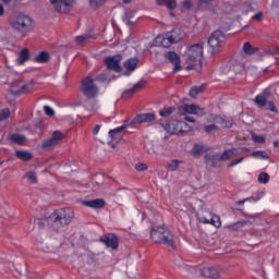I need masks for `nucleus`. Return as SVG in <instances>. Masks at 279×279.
I'll return each instance as SVG.
<instances>
[{
  "label": "nucleus",
  "mask_w": 279,
  "mask_h": 279,
  "mask_svg": "<svg viewBox=\"0 0 279 279\" xmlns=\"http://www.w3.org/2000/svg\"><path fill=\"white\" fill-rule=\"evenodd\" d=\"M75 214L71 207L57 209L48 217V226L52 230H60L62 226H69L73 221Z\"/></svg>",
  "instance_id": "obj_1"
},
{
  "label": "nucleus",
  "mask_w": 279,
  "mask_h": 279,
  "mask_svg": "<svg viewBox=\"0 0 279 279\" xmlns=\"http://www.w3.org/2000/svg\"><path fill=\"white\" fill-rule=\"evenodd\" d=\"M150 239L154 243H162L163 245H168V247H175L173 234L166 226L153 228L150 231Z\"/></svg>",
  "instance_id": "obj_2"
},
{
  "label": "nucleus",
  "mask_w": 279,
  "mask_h": 279,
  "mask_svg": "<svg viewBox=\"0 0 279 279\" xmlns=\"http://www.w3.org/2000/svg\"><path fill=\"white\" fill-rule=\"evenodd\" d=\"M182 40V31L175 28L165 35H158L155 38V46L156 47H171V45L175 43H180Z\"/></svg>",
  "instance_id": "obj_3"
},
{
  "label": "nucleus",
  "mask_w": 279,
  "mask_h": 279,
  "mask_svg": "<svg viewBox=\"0 0 279 279\" xmlns=\"http://www.w3.org/2000/svg\"><path fill=\"white\" fill-rule=\"evenodd\" d=\"M202 56H204V46L201 44H196L190 48L186 59L187 71L202 66Z\"/></svg>",
  "instance_id": "obj_4"
},
{
  "label": "nucleus",
  "mask_w": 279,
  "mask_h": 279,
  "mask_svg": "<svg viewBox=\"0 0 279 279\" xmlns=\"http://www.w3.org/2000/svg\"><path fill=\"white\" fill-rule=\"evenodd\" d=\"M34 21L28 15L20 13L11 22L12 27L17 29V32H27L33 25Z\"/></svg>",
  "instance_id": "obj_5"
},
{
  "label": "nucleus",
  "mask_w": 279,
  "mask_h": 279,
  "mask_svg": "<svg viewBox=\"0 0 279 279\" xmlns=\"http://www.w3.org/2000/svg\"><path fill=\"white\" fill-rule=\"evenodd\" d=\"M165 129L169 134H182V132H191V126L186 122L178 120L168 122Z\"/></svg>",
  "instance_id": "obj_6"
},
{
  "label": "nucleus",
  "mask_w": 279,
  "mask_h": 279,
  "mask_svg": "<svg viewBox=\"0 0 279 279\" xmlns=\"http://www.w3.org/2000/svg\"><path fill=\"white\" fill-rule=\"evenodd\" d=\"M178 114H180L181 117H186V114L204 117V114H206V111L195 104H184L178 108Z\"/></svg>",
  "instance_id": "obj_7"
},
{
  "label": "nucleus",
  "mask_w": 279,
  "mask_h": 279,
  "mask_svg": "<svg viewBox=\"0 0 279 279\" xmlns=\"http://www.w3.org/2000/svg\"><path fill=\"white\" fill-rule=\"evenodd\" d=\"M226 40V35L221 31H216L211 34L208 39V45L213 53H217L221 47H223V41Z\"/></svg>",
  "instance_id": "obj_8"
},
{
  "label": "nucleus",
  "mask_w": 279,
  "mask_h": 279,
  "mask_svg": "<svg viewBox=\"0 0 279 279\" xmlns=\"http://www.w3.org/2000/svg\"><path fill=\"white\" fill-rule=\"evenodd\" d=\"M82 93L83 95H85V97H88L89 99H92V97L97 96V93H99V88L97 87V85H95V82L93 81V78L86 77L83 81Z\"/></svg>",
  "instance_id": "obj_9"
},
{
  "label": "nucleus",
  "mask_w": 279,
  "mask_h": 279,
  "mask_svg": "<svg viewBox=\"0 0 279 279\" xmlns=\"http://www.w3.org/2000/svg\"><path fill=\"white\" fill-rule=\"evenodd\" d=\"M121 60H123V57H121V54L107 57L105 59V64L110 71H116V73H121V71H123V68H121Z\"/></svg>",
  "instance_id": "obj_10"
},
{
  "label": "nucleus",
  "mask_w": 279,
  "mask_h": 279,
  "mask_svg": "<svg viewBox=\"0 0 279 279\" xmlns=\"http://www.w3.org/2000/svg\"><path fill=\"white\" fill-rule=\"evenodd\" d=\"M201 223H210L215 228H221V218L213 213L205 211L198 216Z\"/></svg>",
  "instance_id": "obj_11"
},
{
  "label": "nucleus",
  "mask_w": 279,
  "mask_h": 279,
  "mask_svg": "<svg viewBox=\"0 0 279 279\" xmlns=\"http://www.w3.org/2000/svg\"><path fill=\"white\" fill-rule=\"evenodd\" d=\"M50 3L56 12L63 14L71 12V8H73V0H50Z\"/></svg>",
  "instance_id": "obj_12"
},
{
  "label": "nucleus",
  "mask_w": 279,
  "mask_h": 279,
  "mask_svg": "<svg viewBox=\"0 0 279 279\" xmlns=\"http://www.w3.org/2000/svg\"><path fill=\"white\" fill-rule=\"evenodd\" d=\"M232 156H239V151H236L235 148L227 149L221 155L214 154L211 157H209V160L218 161V162H226L232 158Z\"/></svg>",
  "instance_id": "obj_13"
},
{
  "label": "nucleus",
  "mask_w": 279,
  "mask_h": 279,
  "mask_svg": "<svg viewBox=\"0 0 279 279\" xmlns=\"http://www.w3.org/2000/svg\"><path fill=\"white\" fill-rule=\"evenodd\" d=\"M270 97H271V92H269V89H265L262 94H259L255 97L254 104L258 108H265V106H267V102L269 101Z\"/></svg>",
  "instance_id": "obj_14"
},
{
  "label": "nucleus",
  "mask_w": 279,
  "mask_h": 279,
  "mask_svg": "<svg viewBox=\"0 0 279 279\" xmlns=\"http://www.w3.org/2000/svg\"><path fill=\"white\" fill-rule=\"evenodd\" d=\"M29 90V86L21 81L12 83L11 93L12 95H25Z\"/></svg>",
  "instance_id": "obj_15"
},
{
  "label": "nucleus",
  "mask_w": 279,
  "mask_h": 279,
  "mask_svg": "<svg viewBox=\"0 0 279 279\" xmlns=\"http://www.w3.org/2000/svg\"><path fill=\"white\" fill-rule=\"evenodd\" d=\"M165 58H167V60H169L172 64H174V68H173L174 73L182 71V65H180V57L178 56V53L173 51H169L165 53Z\"/></svg>",
  "instance_id": "obj_16"
},
{
  "label": "nucleus",
  "mask_w": 279,
  "mask_h": 279,
  "mask_svg": "<svg viewBox=\"0 0 279 279\" xmlns=\"http://www.w3.org/2000/svg\"><path fill=\"white\" fill-rule=\"evenodd\" d=\"M122 21L123 23H125V25H129V26L136 25V23H138L136 11H132L130 9L125 10Z\"/></svg>",
  "instance_id": "obj_17"
},
{
  "label": "nucleus",
  "mask_w": 279,
  "mask_h": 279,
  "mask_svg": "<svg viewBox=\"0 0 279 279\" xmlns=\"http://www.w3.org/2000/svg\"><path fill=\"white\" fill-rule=\"evenodd\" d=\"M243 66L241 64H233V65H226L222 68V73L225 75H229V77L232 80L234 75H238L242 71Z\"/></svg>",
  "instance_id": "obj_18"
},
{
  "label": "nucleus",
  "mask_w": 279,
  "mask_h": 279,
  "mask_svg": "<svg viewBox=\"0 0 279 279\" xmlns=\"http://www.w3.org/2000/svg\"><path fill=\"white\" fill-rule=\"evenodd\" d=\"M151 121H156V114L140 113L132 120V123H151Z\"/></svg>",
  "instance_id": "obj_19"
},
{
  "label": "nucleus",
  "mask_w": 279,
  "mask_h": 279,
  "mask_svg": "<svg viewBox=\"0 0 279 279\" xmlns=\"http://www.w3.org/2000/svg\"><path fill=\"white\" fill-rule=\"evenodd\" d=\"M144 87H145V81H140L131 89L124 90L122 94V98L130 99L132 95L138 93V90H141V88H144Z\"/></svg>",
  "instance_id": "obj_20"
},
{
  "label": "nucleus",
  "mask_w": 279,
  "mask_h": 279,
  "mask_svg": "<svg viewBox=\"0 0 279 279\" xmlns=\"http://www.w3.org/2000/svg\"><path fill=\"white\" fill-rule=\"evenodd\" d=\"M100 241H102L107 247H111V250H117V247H119V239H117L114 234H108L105 238H101Z\"/></svg>",
  "instance_id": "obj_21"
},
{
  "label": "nucleus",
  "mask_w": 279,
  "mask_h": 279,
  "mask_svg": "<svg viewBox=\"0 0 279 279\" xmlns=\"http://www.w3.org/2000/svg\"><path fill=\"white\" fill-rule=\"evenodd\" d=\"M82 204L87 208H104V206H106V201H104V198H96L92 201H82Z\"/></svg>",
  "instance_id": "obj_22"
},
{
  "label": "nucleus",
  "mask_w": 279,
  "mask_h": 279,
  "mask_svg": "<svg viewBox=\"0 0 279 279\" xmlns=\"http://www.w3.org/2000/svg\"><path fill=\"white\" fill-rule=\"evenodd\" d=\"M209 119H210V121L216 123V125H221V128H231L233 124L232 120H226L218 116H210Z\"/></svg>",
  "instance_id": "obj_23"
},
{
  "label": "nucleus",
  "mask_w": 279,
  "mask_h": 279,
  "mask_svg": "<svg viewBox=\"0 0 279 279\" xmlns=\"http://www.w3.org/2000/svg\"><path fill=\"white\" fill-rule=\"evenodd\" d=\"M202 276L208 279H217L219 278V271L215 268H204L202 270Z\"/></svg>",
  "instance_id": "obj_24"
},
{
  "label": "nucleus",
  "mask_w": 279,
  "mask_h": 279,
  "mask_svg": "<svg viewBox=\"0 0 279 279\" xmlns=\"http://www.w3.org/2000/svg\"><path fill=\"white\" fill-rule=\"evenodd\" d=\"M158 5H166L168 10H175L178 2L175 0H157Z\"/></svg>",
  "instance_id": "obj_25"
},
{
  "label": "nucleus",
  "mask_w": 279,
  "mask_h": 279,
  "mask_svg": "<svg viewBox=\"0 0 279 279\" xmlns=\"http://www.w3.org/2000/svg\"><path fill=\"white\" fill-rule=\"evenodd\" d=\"M15 156L20 160H24V161L32 160V158H33L32 153H29L27 150H16Z\"/></svg>",
  "instance_id": "obj_26"
},
{
  "label": "nucleus",
  "mask_w": 279,
  "mask_h": 279,
  "mask_svg": "<svg viewBox=\"0 0 279 279\" xmlns=\"http://www.w3.org/2000/svg\"><path fill=\"white\" fill-rule=\"evenodd\" d=\"M174 265H177L179 267V269H181V271H193V268L189 265H186L184 263V259H182L181 257H178L174 260Z\"/></svg>",
  "instance_id": "obj_27"
},
{
  "label": "nucleus",
  "mask_w": 279,
  "mask_h": 279,
  "mask_svg": "<svg viewBox=\"0 0 279 279\" xmlns=\"http://www.w3.org/2000/svg\"><path fill=\"white\" fill-rule=\"evenodd\" d=\"M29 60V50L24 48L21 50L19 58H17V63L19 64H24V62H27Z\"/></svg>",
  "instance_id": "obj_28"
},
{
  "label": "nucleus",
  "mask_w": 279,
  "mask_h": 279,
  "mask_svg": "<svg viewBox=\"0 0 279 279\" xmlns=\"http://www.w3.org/2000/svg\"><path fill=\"white\" fill-rule=\"evenodd\" d=\"M49 58V52L41 51L34 58V61L39 62V64H45V62H47Z\"/></svg>",
  "instance_id": "obj_29"
},
{
  "label": "nucleus",
  "mask_w": 279,
  "mask_h": 279,
  "mask_svg": "<svg viewBox=\"0 0 279 279\" xmlns=\"http://www.w3.org/2000/svg\"><path fill=\"white\" fill-rule=\"evenodd\" d=\"M251 156L257 160H269V155L265 150H255Z\"/></svg>",
  "instance_id": "obj_30"
},
{
  "label": "nucleus",
  "mask_w": 279,
  "mask_h": 279,
  "mask_svg": "<svg viewBox=\"0 0 279 279\" xmlns=\"http://www.w3.org/2000/svg\"><path fill=\"white\" fill-rule=\"evenodd\" d=\"M138 65V59L131 58L124 62V66L128 71H134Z\"/></svg>",
  "instance_id": "obj_31"
},
{
  "label": "nucleus",
  "mask_w": 279,
  "mask_h": 279,
  "mask_svg": "<svg viewBox=\"0 0 279 279\" xmlns=\"http://www.w3.org/2000/svg\"><path fill=\"white\" fill-rule=\"evenodd\" d=\"M243 53H246V56H254L256 51H258V48L252 47V44L245 43L242 48Z\"/></svg>",
  "instance_id": "obj_32"
},
{
  "label": "nucleus",
  "mask_w": 279,
  "mask_h": 279,
  "mask_svg": "<svg viewBox=\"0 0 279 279\" xmlns=\"http://www.w3.org/2000/svg\"><path fill=\"white\" fill-rule=\"evenodd\" d=\"M243 226H245V222L238 221V222L227 226L226 228H227V230H229V232H234L236 230H241V228H243Z\"/></svg>",
  "instance_id": "obj_33"
},
{
  "label": "nucleus",
  "mask_w": 279,
  "mask_h": 279,
  "mask_svg": "<svg viewBox=\"0 0 279 279\" xmlns=\"http://www.w3.org/2000/svg\"><path fill=\"white\" fill-rule=\"evenodd\" d=\"M11 141L13 143H16L17 145H23V143H25V141H27V138H25V135L13 134V135H11Z\"/></svg>",
  "instance_id": "obj_34"
},
{
  "label": "nucleus",
  "mask_w": 279,
  "mask_h": 279,
  "mask_svg": "<svg viewBox=\"0 0 279 279\" xmlns=\"http://www.w3.org/2000/svg\"><path fill=\"white\" fill-rule=\"evenodd\" d=\"M173 112H175V107H168V108H163L159 111L160 117L167 118V117H171V114H173Z\"/></svg>",
  "instance_id": "obj_35"
},
{
  "label": "nucleus",
  "mask_w": 279,
  "mask_h": 279,
  "mask_svg": "<svg viewBox=\"0 0 279 279\" xmlns=\"http://www.w3.org/2000/svg\"><path fill=\"white\" fill-rule=\"evenodd\" d=\"M90 38H93V35L90 34L80 35L75 37V43L76 45H82L86 43V40H90Z\"/></svg>",
  "instance_id": "obj_36"
},
{
  "label": "nucleus",
  "mask_w": 279,
  "mask_h": 279,
  "mask_svg": "<svg viewBox=\"0 0 279 279\" xmlns=\"http://www.w3.org/2000/svg\"><path fill=\"white\" fill-rule=\"evenodd\" d=\"M180 165H182V161L173 159L169 162L168 169H170V171H178V169H180Z\"/></svg>",
  "instance_id": "obj_37"
},
{
  "label": "nucleus",
  "mask_w": 279,
  "mask_h": 279,
  "mask_svg": "<svg viewBox=\"0 0 279 279\" xmlns=\"http://www.w3.org/2000/svg\"><path fill=\"white\" fill-rule=\"evenodd\" d=\"M56 145H58L57 142L53 141L52 137H51L50 140H46V141L43 143L41 147H43L44 149H51V148L56 147Z\"/></svg>",
  "instance_id": "obj_38"
},
{
  "label": "nucleus",
  "mask_w": 279,
  "mask_h": 279,
  "mask_svg": "<svg viewBox=\"0 0 279 279\" xmlns=\"http://www.w3.org/2000/svg\"><path fill=\"white\" fill-rule=\"evenodd\" d=\"M106 3V0H89V5L93 8V10H97L98 8H101Z\"/></svg>",
  "instance_id": "obj_39"
},
{
  "label": "nucleus",
  "mask_w": 279,
  "mask_h": 279,
  "mask_svg": "<svg viewBox=\"0 0 279 279\" xmlns=\"http://www.w3.org/2000/svg\"><path fill=\"white\" fill-rule=\"evenodd\" d=\"M203 90H204V86L192 87L190 89V96L195 99V97H197V95H199V93H202Z\"/></svg>",
  "instance_id": "obj_40"
},
{
  "label": "nucleus",
  "mask_w": 279,
  "mask_h": 279,
  "mask_svg": "<svg viewBox=\"0 0 279 279\" xmlns=\"http://www.w3.org/2000/svg\"><path fill=\"white\" fill-rule=\"evenodd\" d=\"M257 180H258L259 184H267V183H269V174L267 172H262L258 175Z\"/></svg>",
  "instance_id": "obj_41"
},
{
  "label": "nucleus",
  "mask_w": 279,
  "mask_h": 279,
  "mask_svg": "<svg viewBox=\"0 0 279 279\" xmlns=\"http://www.w3.org/2000/svg\"><path fill=\"white\" fill-rule=\"evenodd\" d=\"M48 218H37L35 219V223H37L38 228L43 229L45 226H49Z\"/></svg>",
  "instance_id": "obj_42"
},
{
  "label": "nucleus",
  "mask_w": 279,
  "mask_h": 279,
  "mask_svg": "<svg viewBox=\"0 0 279 279\" xmlns=\"http://www.w3.org/2000/svg\"><path fill=\"white\" fill-rule=\"evenodd\" d=\"M252 141H254V143H259L263 144L266 141L265 135H256V133H252Z\"/></svg>",
  "instance_id": "obj_43"
},
{
  "label": "nucleus",
  "mask_w": 279,
  "mask_h": 279,
  "mask_svg": "<svg viewBox=\"0 0 279 279\" xmlns=\"http://www.w3.org/2000/svg\"><path fill=\"white\" fill-rule=\"evenodd\" d=\"M123 130H125V125H122L120 128L109 131V135L111 136V138L114 140L117 138V134H119L120 132H123Z\"/></svg>",
  "instance_id": "obj_44"
},
{
  "label": "nucleus",
  "mask_w": 279,
  "mask_h": 279,
  "mask_svg": "<svg viewBox=\"0 0 279 279\" xmlns=\"http://www.w3.org/2000/svg\"><path fill=\"white\" fill-rule=\"evenodd\" d=\"M217 130H219V126H217V123L205 126L206 134H213V132H217Z\"/></svg>",
  "instance_id": "obj_45"
},
{
  "label": "nucleus",
  "mask_w": 279,
  "mask_h": 279,
  "mask_svg": "<svg viewBox=\"0 0 279 279\" xmlns=\"http://www.w3.org/2000/svg\"><path fill=\"white\" fill-rule=\"evenodd\" d=\"M53 141L57 142V145L58 143H60V141H62V138H64V135H62V133L60 131H54L52 133V137H51Z\"/></svg>",
  "instance_id": "obj_46"
},
{
  "label": "nucleus",
  "mask_w": 279,
  "mask_h": 279,
  "mask_svg": "<svg viewBox=\"0 0 279 279\" xmlns=\"http://www.w3.org/2000/svg\"><path fill=\"white\" fill-rule=\"evenodd\" d=\"M213 1H215V0H197V5L201 9L208 8V5H210V3H213Z\"/></svg>",
  "instance_id": "obj_47"
},
{
  "label": "nucleus",
  "mask_w": 279,
  "mask_h": 279,
  "mask_svg": "<svg viewBox=\"0 0 279 279\" xmlns=\"http://www.w3.org/2000/svg\"><path fill=\"white\" fill-rule=\"evenodd\" d=\"M25 178H27V180H29L33 184H36L38 180L35 172H27Z\"/></svg>",
  "instance_id": "obj_48"
},
{
  "label": "nucleus",
  "mask_w": 279,
  "mask_h": 279,
  "mask_svg": "<svg viewBox=\"0 0 279 279\" xmlns=\"http://www.w3.org/2000/svg\"><path fill=\"white\" fill-rule=\"evenodd\" d=\"M10 117V109L5 108L0 112V121H5Z\"/></svg>",
  "instance_id": "obj_49"
},
{
  "label": "nucleus",
  "mask_w": 279,
  "mask_h": 279,
  "mask_svg": "<svg viewBox=\"0 0 279 279\" xmlns=\"http://www.w3.org/2000/svg\"><path fill=\"white\" fill-rule=\"evenodd\" d=\"M44 110L48 117H53V114H56V111H53V108L49 106H44Z\"/></svg>",
  "instance_id": "obj_50"
},
{
  "label": "nucleus",
  "mask_w": 279,
  "mask_h": 279,
  "mask_svg": "<svg viewBox=\"0 0 279 279\" xmlns=\"http://www.w3.org/2000/svg\"><path fill=\"white\" fill-rule=\"evenodd\" d=\"M245 202H258V199H256L254 197H248V198H244L242 201H238L235 204L238 206H243V204H245Z\"/></svg>",
  "instance_id": "obj_51"
},
{
  "label": "nucleus",
  "mask_w": 279,
  "mask_h": 279,
  "mask_svg": "<svg viewBox=\"0 0 279 279\" xmlns=\"http://www.w3.org/2000/svg\"><path fill=\"white\" fill-rule=\"evenodd\" d=\"M266 106H268L270 112L278 113V108H276V104H274V101H268Z\"/></svg>",
  "instance_id": "obj_52"
},
{
  "label": "nucleus",
  "mask_w": 279,
  "mask_h": 279,
  "mask_svg": "<svg viewBox=\"0 0 279 279\" xmlns=\"http://www.w3.org/2000/svg\"><path fill=\"white\" fill-rule=\"evenodd\" d=\"M242 160H243V157L238 158V159H234V160H232V161L228 165V167H229V168L236 167V165H241V161H242Z\"/></svg>",
  "instance_id": "obj_53"
},
{
  "label": "nucleus",
  "mask_w": 279,
  "mask_h": 279,
  "mask_svg": "<svg viewBox=\"0 0 279 279\" xmlns=\"http://www.w3.org/2000/svg\"><path fill=\"white\" fill-rule=\"evenodd\" d=\"M135 169H136V171H147V165L146 163H136Z\"/></svg>",
  "instance_id": "obj_54"
},
{
  "label": "nucleus",
  "mask_w": 279,
  "mask_h": 279,
  "mask_svg": "<svg viewBox=\"0 0 279 279\" xmlns=\"http://www.w3.org/2000/svg\"><path fill=\"white\" fill-rule=\"evenodd\" d=\"M193 151H194V154H202V151H204V150L202 149V146L196 144L193 148Z\"/></svg>",
  "instance_id": "obj_55"
},
{
  "label": "nucleus",
  "mask_w": 279,
  "mask_h": 279,
  "mask_svg": "<svg viewBox=\"0 0 279 279\" xmlns=\"http://www.w3.org/2000/svg\"><path fill=\"white\" fill-rule=\"evenodd\" d=\"M253 19L255 20V21H263V13H257V14H255L254 16H253Z\"/></svg>",
  "instance_id": "obj_56"
},
{
  "label": "nucleus",
  "mask_w": 279,
  "mask_h": 279,
  "mask_svg": "<svg viewBox=\"0 0 279 279\" xmlns=\"http://www.w3.org/2000/svg\"><path fill=\"white\" fill-rule=\"evenodd\" d=\"M99 130H101V126L99 124H96L94 128V134H99Z\"/></svg>",
  "instance_id": "obj_57"
},
{
  "label": "nucleus",
  "mask_w": 279,
  "mask_h": 279,
  "mask_svg": "<svg viewBox=\"0 0 279 279\" xmlns=\"http://www.w3.org/2000/svg\"><path fill=\"white\" fill-rule=\"evenodd\" d=\"M183 5H184L185 8H191V5H193V3H192L191 1H185V2L183 3Z\"/></svg>",
  "instance_id": "obj_58"
},
{
  "label": "nucleus",
  "mask_w": 279,
  "mask_h": 279,
  "mask_svg": "<svg viewBox=\"0 0 279 279\" xmlns=\"http://www.w3.org/2000/svg\"><path fill=\"white\" fill-rule=\"evenodd\" d=\"M3 14H5V9L0 4V16H3Z\"/></svg>",
  "instance_id": "obj_59"
},
{
  "label": "nucleus",
  "mask_w": 279,
  "mask_h": 279,
  "mask_svg": "<svg viewBox=\"0 0 279 279\" xmlns=\"http://www.w3.org/2000/svg\"><path fill=\"white\" fill-rule=\"evenodd\" d=\"M185 121H189V123H195V119L189 117L185 118Z\"/></svg>",
  "instance_id": "obj_60"
},
{
  "label": "nucleus",
  "mask_w": 279,
  "mask_h": 279,
  "mask_svg": "<svg viewBox=\"0 0 279 279\" xmlns=\"http://www.w3.org/2000/svg\"><path fill=\"white\" fill-rule=\"evenodd\" d=\"M5 75V70L0 66V77H3Z\"/></svg>",
  "instance_id": "obj_61"
},
{
  "label": "nucleus",
  "mask_w": 279,
  "mask_h": 279,
  "mask_svg": "<svg viewBox=\"0 0 279 279\" xmlns=\"http://www.w3.org/2000/svg\"><path fill=\"white\" fill-rule=\"evenodd\" d=\"M266 54L267 56H274V51L272 50H266Z\"/></svg>",
  "instance_id": "obj_62"
},
{
  "label": "nucleus",
  "mask_w": 279,
  "mask_h": 279,
  "mask_svg": "<svg viewBox=\"0 0 279 279\" xmlns=\"http://www.w3.org/2000/svg\"><path fill=\"white\" fill-rule=\"evenodd\" d=\"M278 145H279V142H278V141H275V142H274V147H278Z\"/></svg>",
  "instance_id": "obj_63"
},
{
  "label": "nucleus",
  "mask_w": 279,
  "mask_h": 279,
  "mask_svg": "<svg viewBox=\"0 0 279 279\" xmlns=\"http://www.w3.org/2000/svg\"><path fill=\"white\" fill-rule=\"evenodd\" d=\"M124 3H132V0H123Z\"/></svg>",
  "instance_id": "obj_64"
}]
</instances>
